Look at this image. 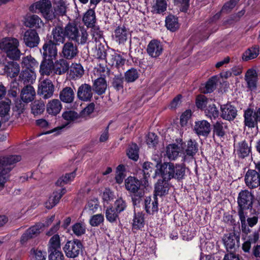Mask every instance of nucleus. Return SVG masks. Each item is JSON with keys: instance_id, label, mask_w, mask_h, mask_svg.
<instances>
[{"instance_id": "nucleus-10", "label": "nucleus", "mask_w": 260, "mask_h": 260, "mask_svg": "<svg viewBox=\"0 0 260 260\" xmlns=\"http://www.w3.org/2000/svg\"><path fill=\"white\" fill-rule=\"evenodd\" d=\"M253 197L247 190H242L239 193L238 203L241 208L248 209L252 207Z\"/></svg>"}, {"instance_id": "nucleus-15", "label": "nucleus", "mask_w": 260, "mask_h": 260, "mask_svg": "<svg viewBox=\"0 0 260 260\" xmlns=\"http://www.w3.org/2000/svg\"><path fill=\"white\" fill-rule=\"evenodd\" d=\"M23 40L25 45L30 48L37 46L40 40L36 31L32 29L27 30L24 33Z\"/></svg>"}, {"instance_id": "nucleus-18", "label": "nucleus", "mask_w": 260, "mask_h": 260, "mask_svg": "<svg viewBox=\"0 0 260 260\" xmlns=\"http://www.w3.org/2000/svg\"><path fill=\"white\" fill-rule=\"evenodd\" d=\"M158 180L155 185L154 196L157 198V196H163L168 194L169 189V180L165 179Z\"/></svg>"}, {"instance_id": "nucleus-48", "label": "nucleus", "mask_w": 260, "mask_h": 260, "mask_svg": "<svg viewBox=\"0 0 260 260\" xmlns=\"http://www.w3.org/2000/svg\"><path fill=\"white\" fill-rule=\"evenodd\" d=\"M111 64L112 66H115L117 67H122L125 62V60L122 56L117 53H114L111 55Z\"/></svg>"}, {"instance_id": "nucleus-49", "label": "nucleus", "mask_w": 260, "mask_h": 260, "mask_svg": "<svg viewBox=\"0 0 260 260\" xmlns=\"http://www.w3.org/2000/svg\"><path fill=\"white\" fill-rule=\"evenodd\" d=\"M167 3L165 0H156L153 7V11L156 14H160L167 10Z\"/></svg>"}, {"instance_id": "nucleus-34", "label": "nucleus", "mask_w": 260, "mask_h": 260, "mask_svg": "<svg viewBox=\"0 0 260 260\" xmlns=\"http://www.w3.org/2000/svg\"><path fill=\"white\" fill-rule=\"evenodd\" d=\"M48 246V252L61 251L60 240L58 235H54L50 238Z\"/></svg>"}, {"instance_id": "nucleus-64", "label": "nucleus", "mask_w": 260, "mask_h": 260, "mask_svg": "<svg viewBox=\"0 0 260 260\" xmlns=\"http://www.w3.org/2000/svg\"><path fill=\"white\" fill-rule=\"evenodd\" d=\"M49 260H64V257L61 251L48 252Z\"/></svg>"}, {"instance_id": "nucleus-44", "label": "nucleus", "mask_w": 260, "mask_h": 260, "mask_svg": "<svg viewBox=\"0 0 260 260\" xmlns=\"http://www.w3.org/2000/svg\"><path fill=\"white\" fill-rule=\"evenodd\" d=\"M217 83V77L213 76L211 77L206 83L205 88L202 92L204 93L212 92L216 88Z\"/></svg>"}, {"instance_id": "nucleus-42", "label": "nucleus", "mask_w": 260, "mask_h": 260, "mask_svg": "<svg viewBox=\"0 0 260 260\" xmlns=\"http://www.w3.org/2000/svg\"><path fill=\"white\" fill-rule=\"evenodd\" d=\"M144 225V214L140 212L135 213L133 218V228L135 229H140L143 228Z\"/></svg>"}, {"instance_id": "nucleus-47", "label": "nucleus", "mask_w": 260, "mask_h": 260, "mask_svg": "<svg viewBox=\"0 0 260 260\" xmlns=\"http://www.w3.org/2000/svg\"><path fill=\"white\" fill-rule=\"evenodd\" d=\"M40 24H42V21L40 17H26L24 21L25 26L29 27H41Z\"/></svg>"}, {"instance_id": "nucleus-5", "label": "nucleus", "mask_w": 260, "mask_h": 260, "mask_svg": "<svg viewBox=\"0 0 260 260\" xmlns=\"http://www.w3.org/2000/svg\"><path fill=\"white\" fill-rule=\"evenodd\" d=\"M83 245L79 240L68 241L63 247L66 256L70 258H76L82 252Z\"/></svg>"}, {"instance_id": "nucleus-14", "label": "nucleus", "mask_w": 260, "mask_h": 260, "mask_svg": "<svg viewBox=\"0 0 260 260\" xmlns=\"http://www.w3.org/2000/svg\"><path fill=\"white\" fill-rule=\"evenodd\" d=\"M78 53L77 46L72 42L66 43L62 49V56L67 59H72L76 56Z\"/></svg>"}, {"instance_id": "nucleus-13", "label": "nucleus", "mask_w": 260, "mask_h": 260, "mask_svg": "<svg viewBox=\"0 0 260 260\" xmlns=\"http://www.w3.org/2000/svg\"><path fill=\"white\" fill-rule=\"evenodd\" d=\"M78 98L82 101L87 102L91 100L93 93L90 85L87 84H82L80 85L77 91Z\"/></svg>"}, {"instance_id": "nucleus-50", "label": "nucleus", "mask_w": 260, "mask_h": 260, "mask_svg": "<svg viewBox=\"0 0 260 260\" xmlns=\"http://www.w3.org/2000/svg\"><path fill=\"white\" fill-rule=\"evenodd\" d=\"M139 73L134 68L127 71L125 73V79L128 82H133L139 77Z\"/></svg>"}, {"instance_id": "nucleus-31", "label": "nucleus", "mask_w": 260, "mask_h": 260, "mask_svg": "<svg viewBox=\"0 0 260 260\" xmlns=\"http://www.w3.org/2000/svg\"><path fill=\"white\" fill-rule=\"evenodd\" d=\"M245 124L249 127H254L258 122L256 117V112H254L251 109H248L244 114Z\"/></svg>"}, {"instance_id": "nucleus-9", "label": "nucleus", "mask_w": 260, "mask_h": 260, "mask_svg": "<svg viewBox=\"0 0 260 260\" xmlns=\"http://www.w3.org/2000/svg\"><path fill=\"white\" fill-rule=\"evenodd\" d=\"M54 92V85L50 80L45 79L39 85L38 93L43 99H48L51 98Z\"/></svg>"}, {"instance_id": "nucleus-46", "label": "nucleus", "mask_w": 260, "mask_h": 260, "mask_svg": "<svg viewBox=\"0 0 260 260\" xmlns=\"http://www.w3.org/2000/svg\"><path fill=\"white\" fill-rule=\"evenodd\" d=\"M139 149L136 144L131 145L127 151L128 157L134 160H137L139 158Z\"/></svg>"}, {"instance_id": "nucleus-51", "label": "nucleus", "mask_w": 260, "mask_h": 260, "mask_svg": "<svg viewBox=\"0 0 260 260\" xmlns=\"http://www.w3.org/2000/svg\"><path fill=\"white\" fill-rule=\"evenodd\" d=\"M211 103H212L211 99H208L204 95H200L197 99L196 105L198 108L203 109Z\"/></svg>"}, {"instance_id": "nucleus-30", "label": "nucleus", "mask_w": 260, "mask_h": 260, "mask_svg": "<svg viewBox=\"0 0 260 260\" xmlns=\"http://www.w3.org/2000/svg\"><path fill=\"white\" fill-rule=\"evenodd\" d=\"M69 68V64L66 60L60 59L53 63V71L56 74L61 75L65 73Z\"/></svg>"}, {"instance_id": "nucleus-24", "label": "nucleus", "mask_w": 260, "mask_h": 260, "mask_svg": "<svg viewBox=\"0 0 260 260\" xmlns=\"http://www.w3.org/2000/svg\"><path fill=\"white\" fill-rule=\"evenodd\" d=\"M59 99L63 103L70 104L75 99V92L71 87H65L59 92Z\"/></svg>"}, {"instance_id": "nucleus-39", "label": "nucleus", "mask_w": 260, "mask_h": 260, "mask_svg": "<svg viewBox=\"0 0 260 260\" xmlns=\"http://www.w3.org/2000/svg\"><path fill=\"white\" fill-rule=\"evenodd\" d=\"M66 6L63 0H59L56 3L54 8L53 16H63L66 13Z\"/></svg>"}, {"instance_id": "nucleus-43", "label": "nucleus", "mask_w": 260, "mask_h": 260, "mask_svg": "<svg viewBox=\"0 0 260 260\" xmlns=\"http://www.w3.org/2000/svg\"><path fill=\"white\" fill-rule=\"evenodd\" d=\"M31 113L35 116L42 114L45 109V104L43 101H35L31 104Z\"/></svg>"}, {"instance_id": "nucleus-19", "label": "nucleus", "mask_w": 260, "mask_h": 260, "mask_svg": "<svg viewBox=\"0 0 260 260\" xmlns=\"http://www.w3.org/2000/svg\"><path fill=\"white\" fill-rule=\"evenodd\" d=\"M4 73L11 78H13L18 76L20 72V68L19 64L16 62L11 61L5 65Z\"/></svg>"}, {"instance_id": "nucleus-28", "label": "nucleus", "mask_w": 260, "mask_h": 260, "mask_svg": "<svg viewBox=\"0 0 260 260\" xmlns=\"http://www.w3.org/2000/svg\"><path fill=\"white\" fill-rule=\"evenodd\" d=\"M259 54V46L254 45L248 48L242 55V59L247 61L256 58Z\"/></svg>"}, {"instance_id": "nucleus-25", "label": "nucleus", "mask_w": 260, "mask_h": 260, "mask_svg": "<svg viewBox=\"0 0 260 260\" xmlns=\"http://www.w3.org/2000/svg\"><path fill=\"white\" fill-rule=\"evenodd\" d=\"M35 80L36 74L32 69H25L20 73L19 77V80L26 85H30Z\"/></svg>"}, {"instance_id": "nucleus-36", "label": "nucleus", "mask_w": 260, "mask_h": 260, "mask_svg": "<svg viewBox=\"0 0 260 260\" xmlns=\"http://www.w3.org/2000/svg\"><path fill=\"white\" fill-rule=\"evenodd\" d=\"M53 71V61L43 60L40 67V73L42 75L49 76Z\"/></svg>"}, {"instance_id": "nucleus-4", "label": "nucleus", "mask_w": 260, "mask_h": 260, "mask_svg": "<svg viewBox=\"0 0 260 260\" xmlns=\"http://www.w3.org/2000/svg\"><path fill=\"white\" fill-rule=\"evenodd\" d=\"M65 36L69 39L75 41L81 44H84L87 39L86 31L82 30L81 35L76 25L69 23L65 28Z\"/></svg>"}, {"instance_id": "nucleus-7", "label": "nucleus", "mask_w": 260, "mask_h": 260, "mask_svg": "<svg viewBox=\"0 0 260 260\" xmlns=\"http://www.w3.org/2000/svg\"><path fill=\"white\" fill-rule=\"evenodd\" d=\"M43 226V223H38L26 230L21 237L20 243L25 245L29 240L37 237L41 233Z\"/></svg>"}, {"instance_id": "nucleus-29", "label": "nucleus", "mask_w": 260, "mask_h": 260, "mask_svg": "<svg viewBox=\"0 0 260 260\" xmlns=\"http://www.w3.org/2000/svg\"><path fill=\"white\" fill-rule=\"evenodd\" d=\"M62 108V105L59 100L53 99L48 102L47 105V112L53 115L58 114Z\"/></svg>"}, {"instance_id": "nucleus-8", "label": "nucleus", "mask_w": 260, "mask_h": 260, "mask_svg": "<svg viewBox=\"0 0 260 260\" xmlns=\"http://www.w3.org/2000/svg\"><path fill=\"white\" fill-rule=\"evenodd\" d=\"M43 56L44 60L53 61L57 55L56 44L52 40L46 42L43 46Z\"/></svg>"}, {"instance_id": "nucleus-33", "label": "nucleus", "mask_w": 260, "mask_h": 260, "mask_svg": "<svg viewBox=\"0 0 260 260\" xmlns=\"http://www.w3.org/2000/svg\"><path fill=\"white\" fill-rule=\"evenodd\" d=\"M107 86L105 78L103 77L99 78L94 82L93 89L97 94L101 95L105 93Z\"/></svg>"}, {"instance_id": "nucleus-21", "label": "nucleus", "mask_w": 260, "mask_h": 260, "mask_svg": "<svg viewBox=\"0 0 260 260\" xmlns=\"http://www.w3.org/2000/svg\"><path fill=\"white\" fill-rule=\"evenodd\" d=\"M62 116L63 119L67 121V122L59 127L60 129H62L66 126H70L72 123L79 122V119L80 118V116L79 114L75 111L71 110L64 112L62 114Z\"/></svg>"}, {"instance_id": "nucleus-26", "label": "nucleus", "mask_w": 260, "mask_h": 260, "mask_svg": "<svg viewBox=\"0 0 260 260\" xmlns=\"http://www.w3.org/2000/svg\"><path fill=\"white\" fill-rule=\"evenodd\" d=\"M194 130L198 135L207 136L211 131L210 124L205 120L197 122L194 126Z\"/></svg>"}, {"instance_id": "nucleus-58", "label": "nucleus", "mask_w": 260, "mask_h": 260, "mask_svg": "<svg viewBox=\"0 0 260 260\" xmlns=\"http://www.w3.org/2000/svg\"><path fill=\"white\" fill-rule=\"evenodd\" d=\"M118 212L112 208H108L106 211V217L111 222L115 221L118 217Z\"/></svg>"}, {"instance_id": "nucleus-3", "label": "nucleus", "mask_w": 260, "mask_h": 260, "mask_svg": "<svg viewBox=\"0 0 260 260\" xmlns=\"http://www.w3.org/2000/svg\"><path fill=\"white\" fill-rule=\"evenodd\" d=\"M126 189L131 193L134 194L132 198L134 204L139 203V200L143 196V192L140 189L141 182L137 178L134 177H129L125 180Z\"/></svg>"}, {"instance_id": "nucleus-59", "label": "nucleus", "mask_w": 260, "mask_h": 260, "mask_svg": "<svg viewBox=\"0 0 260 260\" xmlns=\"http://www.w3.org/2000/svg\"><path fill=\"white\" fill-rule=\"evenodd\" d=\"M217 77V83H219L221 87L225 89L227 86L228 72H223Z\"/></svg>"}, {"instance_id": "nucleus-38", "label": "nucleus", "mask_w": 260, "mask_h": 260, "mask_svg": "<svg viewBox=\"0 0 260 260\" xmlns=\"http://www.w3.org/2000/svg\"><path fill=\"white\" fill-rule=\"evenodd\" d=\"M205 115L211 120L215 119L218 116L219 111L213 101L205 108Z\"/></svg>"}, {"instance_id": "nucleus-45", "label": "nucleus", "mask_w": 260, "mask_h": 260, "mask_svg": "<svg viewBox=\"0 0 260 260\" xmlns=\"http://www.w3.org/2000/svg\"><path fill=\"white\" fill-rule=\"evenodd\" d=\"M75 176V172L66 174L64 176H62L59 178L56 182L57 186H62L64 184L72 181Z\"/></svg>"}, {"instance_id": "nucleus-61", "label": "nucleus", "mask_w": 260, "mask_h": 260, "mask_svg": "<svg viewBox=\"0 0 260 260\" xmlns=\"http://www.w3.org/2000/svg\"><path fill=\"white\" fill-rule=\"evenodd\" d=\"M146 142L149 147H154L158 143V137L154 133H150L147 136Z\"/></svg>"}, {"instance_id": "nucleus-56", "label": "nucleus", "mask_w": 260, "mask_h": 260, "mask_svg": "<svg viewBox=\"0 0 260 260\" xmlns=\"http://www.w3.org/2000/svg\"><path fill=\"white\" fill-rule=\"evenodd\" d=\"M52 36L53 41L56 44L62 42L63 41V35L62 29L60 28H55L52 30Z\"/></svg>"}, {"instance_id": "nucleus-63", "label": "nucleus", "mask_w": 260, "mask_h": 260, "mask_svg": "<svg viewBox=\"0 0 260 260\" xmlns=\"http://www.w3.org/2000/svg\"><path fill=\"white\" fill-rule=\"evenodd\" d=\"M115 209L117 212L120 213L123 211L126 208L127 205L125 201L119 198L115 202Z\"/></svg>"}, {"instance_id": "nucleus-12", "label": "nucleus", "mask_w": 260, "mask_h": 260, "mask_svg": "<svg viewBox=\"0 0 260 260\" xmlns=\"http://www.w3.org/2000/svg\"><path fill=\"white\" fill-rule=\"evenodd\" d=\"M163 47L161 43L157 40H151L147 45V52L151 57L159 56L162 52Z\"/></svg>"}, {"instance_id": "nucleus-55", "label": "nucleus", "mask_w": 260, "mask_h": 260, "mask_svg": "<svg viewBox=\"0 0 260 260\" xmlns=\"http://www.w3.org/2000/svg\"><path fill=\"white\" fill-rule=\"evenodd\" d=\"M104 220L103 215L98 214L91 217L89 220V223L92 226H98L104 221Z\"/></svg>"}, {"instance_id": "nucleus-32", "label": "nucleus", "mask_w": 260, "mask_h": 260, "mask_svg": "<svg viewBox=\"0 0 260 260\" xmlns=\"http://www.w3.org/2000/svg\"><path fill=\"white\" fill-rule=\"evenodd\" d=\"M10 111V104L9 102H0V117H1L3 122H5L9 120Z\"/></svg>"}, {"instance_id": "nucleus-2", "label": "nucleus", "mask_w": 260, "mask_h": 260, "mask_svg": "<svg viewBox=\"0 0 260 260\" xmlns=\"http://www.w3.org/2000/svg\"><path fill=\"white\" fill-rule=\"evenodd\" d=\"M19 41L14 38H5L0 41V50L7 54L13 60L19 59L21 53L18 48Z\"/></svg>"}, {"instance_id": "nucleus-22", "label": "nucleus", "mask_w": 260, "mask_h": 260, "mask_svg": "<svg viewBox=\"0 0 260 260\" xmlns=\"http://www.w3.org/2000/svg\"><path fill=\"white\" fill-rule=\"evenodd\" d=\"M245 79L247 83V86L250 90L253 91L256 89L257 79L254 70L252 69L248 70L245 76Z\"/></svg>"}, {"instance_id": "nucleus-16", "label": "nucleus", "mask_w": 260, "mask_h": 260, "mask_svg": "<svg viewBox=\"0 0 260 260\" xmlns=\"http://www.w3.org/2000/svg\"><path fill=\"white\" fill-rule=\"evenodd\" d=\"M21 159V156L19 155H9L0 158V164L5 168L10 169V172H11L16 164Z\"/></svg>"}, {"instance_id": "nucleus-40", "label": "nucleus", "mask_w": 260, "mask_h": 260, "mask_svg": "<svg viewBox=\"0 0 260 260\" xmlns=\"http://www.w3.org/2000/svg\"><path fill=\"white\" fill-rule=\"evenodd\" d=\"M180 148L177 145L171 144L167 146L166 154L170 159H175L179 155Z\"/></svg>"}, {"instance_id": "nucleus-62", "label": "nucleus", "mask_w": 260, "mask_h": 260, "mask_svg": "<svg viewBox=\"0 0 260 260\" xmlns=\"http://www.w3.org/2000/svg\"><path fill=\"white\" fill-rule=\"evenodd\" d=\"M154 166L150 162H145L143 165V171L145 178L149 177L154 168Z\"/></svg>"}, {"instance_id": "nucleus-35", "label": "nucleus", "mask_w": 260, "mask_h": 260, "mask_svg": "<svg viewBox=\"0 0 260 260\" xmlns=\"http://www.w3.org/2000/svg\"><path fill=\"white\" fill-rule=\"evenodd\" d=\"M114 32L116 41L119 44L123 43L127 40L128 31L124 26H118Z\"/></svg>"}, {"instance_id": "nucleus-1", "label": "nucleus", "mask_w": 260, "mask_h": 260, "mask_svg": "<svg viewBox=\"0 0 260 260\" xmlns=\"http://www.w3.org/2000/svg\"><path fill=\"white\" fill-rule=\"evenodd\" d=\"M185 167L183 165H176L171 162H164L160 166V172L162 178L170 180L175 178L183 179L185 175Z\"/></svg>"}, {"instance_id": "nucleus-54", "label": "nucleus", "mask_w": 260, "mask_h": 260, "mask_svg": "<svg viewBox=\"0 0 260 260\" xmlns=\"http://www.w3.org/2000/svg\"><path fill=\"white\" fill-rule=\"evenodd\" d=\"M72 231L77 236H80L85 234L86 226L81 223H76L72 226Z\"/></svg>"}, {"instance_id": "nucleus-60", "label": "nucleus", "mask_w": 260, "mask_h": 260, "mask_svg": "<svg viewBox=\"0 0 260 260\" xmlns=\"http://www.w3.org/2000/svg\"><path fill=\"white\" fill-rule=\"evenodd\" d=\"M71 73L74 78L81 77L84 73L83 68L80 64H76L73 67L71 68Z\"/></svg>"}, {"instance_id": "nucleus-57", "label": "nucleus", "mask_w": 260, "mask_h": 260, "mask_svg": "<svg viewBox=\"0 0 260 260\" xmlns=\"http://www.w3.org/2000/svg\"><path fill=\"white\" fill-rule=\"evenodd\" d=\"M190 0H174L175 5L179 7L180 11L186 12L189 7Z\"/></svg>"}, {"instance_id": "nucleus-17", "label": "nucleus", "mask_w": 260, "mask_h": 260, "mask_svg": "<svg viewBox=\"0 0 260 260\" xmlns=\"http://www.w3.org/2000/svg\"><path fill=\"white\" fill-rule=\"evenodd\" d=\"M251 152V147L245 141L239 142L237 145L234 144V153L239 157L245 158L248 156Z\"/></svg>"}, {"instance_id": "nucleus-52", "label": "nucleus", "mask_w": 260, "mask_h": 260, "mask_svg": "<svg viewBox=\"0 0 260 260\" xmlns=\"http://www.w3.org/2000/svg\"><path fill=\"white\" fill-rule=\"evenodd\" d=\"M22 65L26 68V69H31L36 66H38V63L36 60L31 56H27L23 59Z\"/></svg>"}, {"instance_id": "nucleus-27", "label": "nucleus", "mask_w": 260, "mask_h": 260, "mask_svg": "<svg viewBox=\"0 0 260 260\" xmlns=\"http://www.w3.org/2000/svg\"><path fill=\"white\" fill-rule=\"evenodd\" d=\"M35 96V90L30 85H26L21 90V99L25 103H28L32 101Z\"/></svg>"}, {"instance_id": "nucleus-6", "label": "nucleus", "mask_w": 260, "mask_h": 260, "mask_svg": "<svg viewBox=\"0 0 260 260\" xmlns=\"http://www.w3.org/2000/svg\"><path fill=\"white\" fill-rule=\"evenodd\" d=\"M30 12L33 13H39L43 16H47L52 11V4L50 0H40L29 7Z\"/></svg>"}, {"instance_id": "nucleus-41", "label": "nucleus", "mask_w": 260, "mask_h": 260, "mask_svg": "<svg viewBox=\"0 0 260 260\" xmlns=\"http://www.w3.org/2000/svg\"><path fill=\"white\" fill-rule=\"evenodd\" d=\"M165 25L171 31H176L179 27L178 17H166Z\"/></svg>"}, {"instance_id": "nucleus-53", "label": "nucleus", "mask_w": 260, "mask_h": 260, "mask_svg": "<svg viewBox=\"0 0 260 260\" xmlns=\"http://www.w3.org/2000/svg\"><path fill=\"white\" fill-rule=\"evenodd\" d=\"M226 128V125L225 124L223 125L222 123L217 122L214 125V133L217 136L222 138L225 135V128Z\"/></svg>"}, {"instance_id": "nucleus-23", "label": "nucleus", "mask_w": 260, "mask_h": 260, "mask_svg": "<svg viewBox=\"0 0 260 260\" xmlns=\"http://www.w3.org/2000/svg\"><path fill=\"white\" fill-rule=\"evenodd\" d=\"M66 192L65 188L53 192L52 194L49 198L48 201L45 203V206L48 209H51L55 206L59 201L62 196Z\"/></svg>"}, {"instance_id": "nucleus-37", "label": "nucleus", "mask_w": 260, "mask_h": 260, "mask_svg": "<svg viewBox=\"0 0 260 260\" xmlns=\"http://www.w3.org/2000/svg\"><path fill=\"white\" fill-rule=\"evenodd\" d=\"M184 151L186 155L193 156L198 151V143L195 140H189L185 145Z\"/></svg>"}, {"instance_id": "nucleus-11", "label": "nucleus", "mask_w": 260, "mask_h": 260, "mask_svg": "<svg viewBox=\"0 0 260 260\" xmlns=\"http://www.w3.org/2000/svg\"><path fill=\"white\" fill-rule=\"evenodd\" d=\"M245 182L249 188L258 187L260 185V174L255 170H248L245 176Z\"/></svg>"}, {"instance_id": "nucleus-20", "label": "nucleus", "mask_w": 260, "mask_h": 260, "mask_svg": "<svg viewBox=\"0 0 260 260\" xmlns=\"http://www.w3.org/2000/svg\"><path fill=\"white\" fill-rule=\"evenodd\" d=\"M144 207L146 212L149 214H154L158 211L157 198L154 196L153 199L146 197L144 200Z\"/></svg>"}]
</instances>
